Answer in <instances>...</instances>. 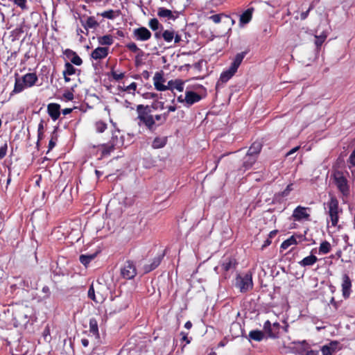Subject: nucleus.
Returning <instances> with one entry per match:
<instances>
[{
  "instance_id": "052dcab7",
  "label": "nucleus",
  "mask_w": 355,
  "mask_h": 355,
  "mask_svg": "<svg viewBox=\"0 0 355 355\" xmlns=\"http://www.w3.org/2000/svg\"><path fill=\"white\" fill-rule=\"evenodd\" d=\"M112 76L114 80H120L124 77V73H117L116 72H112Z\"/></svg>"
},
{
  "instance_id": "a878e982",
  "label": "nucleus",
  "mask_w": 355,
  "mask_h": 355,
  "mask_svg": "<svg viewBox=\"0 0 355 355\" xmlns=\"http://www.w3.org/2000/svg\"><path fill=\"white\" fill-rule=\"evenodd\" d=\"M318 258L316 256L313 254H311L304 257L300 261H299V264L302 267L311 266L315 264L318 261Z\"/></svg>"
},
{
  "instance_id": "c03bdc74",
  "label": "nucleus",
  "mask_w": 355,
  "mask_h": 355,
  "mask_svg": "<svg viewBox=\"0 0 355 355\" xmlns=\"http://www.w3.org/2000/svg\"><path fill=\"white\" fill-rule=\"evenodd\" d=\"M98 15H101L104 18H107L109 19H113L115 18L114 11L112 9L104 11L101 13H97Z\"/></svg>"
},
{
  "instance_id": "a211bd4d",
  "label": "nucleus",
  "mask_w": 355,
  "mask_h": 355,
  "mask_svg": "<svg viewBox=\"0 0 355 355\" xmlns=\"http://www.w3.org/2000/svg\"><path fill=\"white\" fill-rule=\"evenodd\" d=\"M80 23L86 31L89 29H96L99 26V23L96 20L94 16L88 17L86 20L80 19Z\"/></svg>"
},
{
  "instance_id": "5701e85b",
  "label": "nucleus",
  "mask_w": 355,
  "mask_h": 355,
  "mask_svg": "<svg viewBox=\"0 0 355 355\" xmlns=\"http://www.w3.org/2000/svg\"><path fill=\"white\" fill-rule=\"evenodd\" d=\"M168 141L167 137H156L152 142V148L153 149H159L164 148Z\"/></svg>"
},
{
  "instance_id": "473e14b6",
  "label": "nucleus",
  "mask_w": 355,
  "mask_h": 355,
  "mask_svg": "<svg viewBox=\"0 0 355 355\" xmlns=\"http://www.w3.org/2000/svg\"><path fill=\"white\" fill-rule=\"evenodd\" d=\"M302 345H306V347H302L299 352L300 355H319V352L318 351H314L312 349H309L308 344L306 340H303L301 343Z\"/></svg>"
},
{
  "instance_id": "cd10ccee",
  "label": "nucleus",
  "mask_w": 355,
  "mask_h": 355,
  "mask_svg": "<svg viewBox=\"0 0 355 355\" xmlns=\"http://www.w3.org/2000/svg\"><path fill=\"white\" fill-rule=\"evenodd\" d=\"M262 148L261 143L259 141L254 142L250 147L249 148L247 153L248 155H253L254 157H257L258 155L261 152Z\"/></svg>"
},
{
  "instance_id": "f257e3e1",
  "label": "nucleus",
  "mask_w": 355,
  "mask_h": 355,
  "mask_svg": "<svg viewBox=\"0 0 355 355\" xmlns=\"http://www.w3.org/2000/svg\"><path fill=\"white\" fill-rule=\"evenodd\" d=\"M37 320L36 311L31 306H21L12 312V324L20 331L32 334L35 331V323Z\"/></svg>"
},
{
  "instance_id": "c756f323",
  "label": "nucleus",
  "mask_w": 355,
  "mask_h": 355,
  "mask_svg": "<svg viewBox=\"0 0 355 355\" xmlns=\"http://www.w3.org/2000/svg\"><path fill=\"white\" fill-rule=\"evenodd\" d=\"M89 332L96 337L99 336L98 321L94 318L89 319Z\"/></svg>"
},
{
  "instance_id": "69168bd1",
  "label": "nucleus",
  "mask_w": 355,
  "mask_h": 355,
  "mask_svg": "<svg viewBox=\"0 0 355 355\" xmlns=\"http://www.w3.org/2000/svg\"><path fill=\"white\" fill-rule=\"evenodd\" d=\"M44 120L41 119L38 124L37 131H43L44 132Z\"/></svg>"
},
{
  "instance_id": "6e6552de",
  "label": "nucleus",
  "mask_w": 355,
  "mask_h": 355,
  "mask_svg": "<svg viewBox=\"0 0 355 355\" xmlns=\"http://www.w3.org/2000/svg\"><path fill=\"white\" fill-rule=\"evenodd\" d=\"M282 326L277 322L271 324L269 320H266L263 324V331L266 333V338L277 339L280 337V330Z\"/></svg>"
},
{
  "instance_id": "de8ad7c7",
  "label": "nucleus",
  "mask_w": 355,
  "mask_h": 355,
  "mask_svg": "<svg viewBox=\"0 0 355 355\" xmlns=\"http://www.w3.org/2000/svg\"><path fill=\"white\" fill-rule=\"evenodd\" d=\"M144 52L143 51H141V53H137V55L135 56V66L136 67H139L140 66L141 64H142L143 63V57L144 56Z\"/></svg>"
},
{
  "instance_id": "0eeeda50",
  "label": "nucleus",
  "mask_w": 355,
  "mask_h": 355,
  "mask_svg": "<svg viewBox=\"0 0 355 355\" xmlns=\"http://www.w3.org/2000/svg\"><path fill=\"white\" fill-rule=\"evenodd\" d=\"M235 286L241 293H246L253 288L252 275L248 272L243 275H238L236 278Z\"/></svg>"
},
{
  "instance_id": "49530a36",
  "label": "nucleus",
  "mask_w": 355,
  "mask_h": 355,
  "mask_svg": "<svg viewBox=\"0 0 355 355\" xmlns=\"http://www.w3.org/2000/svg\"><path fill=\"white\" fill-rule=\"evenodd\" d=\"M152 117H153V121H154V123H156L157 128L158 126L162 125H163V124H164V123H165V122H164V119H163L162 116L161 115V114H156V115H155V116H153V115L152 114Z\"/></svg>"
},
{
  "instance_id": "09e8293b",
  "label": "nucleus",
  "mask_w": 355,
  "mask_h": 355,
  "mask_svg": "<svg viewBox=\"0 0 355 355\" xmlns=\"http://www.w3.org/2000/svg\"><path fill=\"white\" fill-rule=\"evenodd\" d=\"M87 295H88V297L89 299L92 300L95 302H98V301L96 299L95 291H94V288L93 284H92L89 286V290H88V293H87Z\"/></svg>"
},
{
  "instance_id": "79ce46f5",
  "label": "nucleus",
  "mask_w": 355,
  "mask_h": 355,
  "mask_svg": "<svg viewBox=\"0 0 355 355\" xmlns=\"http://www.w3.org/2000/svg\"><path fill=\"white\" fill-rule=\"evenodd\" d=\"M15 6L20 8L21 10H27L28 6H27V0H10Z\"/></svg>"
},
{
  "instance_id": "412c9836",
  "label": "nucleus",
  "mask_w": 355,
  "mask_h": 355,
  "mask_svg": "<svg viewBox=\"0 0 355 355\" xmlns=\"http://www.w3.org/2000/svg\"><path fill=\"white\" fill-rule=\"evenodd\" d=\"M266 338V333L261 330H252L249 332V334L247 337L248 340L251 342L252 340L260 342L263 340L264 338Z\"/></svg>"
},
{
  "instance_id": "e433bc0d",
  "label": "nucleus",
  "mask_w": 355,
  "mask_h": 355,
  "mask_svg": "<svg viewBox=\"0 0 355 355\" xmlns=\"http://www.w3.org/2000/svg\"><path fill=\"white\" fill-rule=\"evenodd\" d=\"M297 243L296 237L295 235L291 236L288 239L283 241L281 244L280 248L283 250H286L288 247L292 245H296Z\"/></svg>"
},
{
  "instance_id": "6e6d98bb",
  "label": "nucleus",
  "mask_w": 355,
  "mask_h": 355,
  "mask_svg": "<svg viewBox=\"0 0 355 355\" xmlns=\"http://www.w3.org/2000/svg\"><path fill=\"white\" fill-rule=\"evenodd\" d=\"M76 52L71 49H67L64 51V55L71 61V58L74 56Z\"/></svg>"
},
{
  "instance_id": "f704fd0d",
  "label": "nucleus",
  "mask_w": 355,
  "mask_h": 355,
  "mask_svg": "<svg viewBox=\"0 0 355 355\" xmlns=\"http://www.w3.org/2000/svg\"><path fill=\"white\" fill-rule=\"evenodd\" d=\"M148 26L153 31L158 30L163 31L164 29L163 26L159 22L157 18L151 19L148 22Z\"/></svg>"
},
{
  "instance_id": "0e129e2a",
  "label": "nucleus",
  "mask_w": 355,
  "mask_h": 355,
  "mask_svg": "<svg viewBox=\"0 0 355 355\" xmlns=\"http://www.w3.org/2000/svg\"><path fill=\"white\" fill-rule=\"evenodd\" d=\"M300 149V146H296L291 150H290L288 153H286V156L288 157L290 155H292L295 153H296Z\"/></svg>"
},
{
  "instance_id": "4468645a",
  "label": "nucleus",
  "mask_w": 355,
  "mask_h": 355,
  "mask_svg": "<svg viewBox=\"0 0 355 355\" xmlns=\"http://www.w3.org/2000/svg\"><path fill=\"white\" fill-rule=\"evenodd\" d=\"M342 293L345 299L349 297L352 292V281L347 274H344L342 277Z\"/></svg>"
},
{
  "instance_id": "2f4dec72",
  "label": "nucleus",
  "mask_w": 355,
  "mask_h": 355,
  "mask_svg": "<svg viewBox=\"0 0 355 355\" xmlns=\"http://www.w3.org/2000/svg\"><path fill=\"white\" fill-rule=\"evenodd\" d=\"M98 42L101 45L110 46L114 42L113 36L111 35H105L98 37Z\"/></svg>"
},
{
  "instance_id": "1a4fd4ad",
  "label": "nucleus",
  "mask_w": 355,
  "mask_h": 355,
  "mask_svg": "<svg viewBox=\"0 0 355 355\" xmlns=\"http://www.w3.org/2000/svg\"><path fill=\"white\" fill-rule=\"evenodd\" d=\"M311 211L310 207L299 205L294 209L291 217L295 221H309L311 220Z\"/></svg>"
},
{
  "instance_id": "13d9d810",
  "label": "nucleus",
  "mask_w": 355,
  "mask_h": 355,
  "mask_svg": "<svg viewBox=\"0 0 355 355\" xmlns=\"http://www.w3.org/2000/svg\"><path fill=\"white\" fill-rule=\"evenodd\" d=\"M64 98H65L67 101H72L73 99V94L72 92L66 91L63 94Z\"/></svg>"
},
{
  "instance_id": "9d476101",
  "label": "nucleus",
  "mask_w": 355,
  "mask_h": 355,
  "mask_svg": "<svg viewBox=\"0 0 355 355\" xmlns=\"http://www.w3.org/2000/svg\"><path fill=\"white\" fill-rule=\"evenodd\" d=\"M137 273L136 266L132 261H125L121 268V275L125 279H132L137 275Z\"/></svg>"
},
{
  "instance_id": "6ab92c4d",
  "label": "nucleus",
  "mask_w": 355,
  "mask_h": 355,
  "mask_svg": "<svg viewBox=\"0 0 355 355\" xmlns=\"http://www.w3.org/2000/svg\"><path fill=\"white\" fill-rule=\"evenodd\" d=\"M108 51L107 47H97L92 52L91 58L94 60L103 59L107 56Z\"/></svg>"
},
{
  "instance_id": "ddd939ff",
  "label": "nucleus",
  "mask_w": 355,
  "mask_h": 355,
  "mask_svg": "<svg viewBox=\"0 0 355 355\" xmlns=\"http://www.w3.org/2000/svg\"><path fill=\"white\" fill-rule=\"evenodd\" d=\"M151 32L146 27H139L134 29L133 37L137 41H147L151 37Z\"/></svg>"
},
{
  "instance_id": "864d4df0",
  "label": "nucleus",
  "mask_w": 355,
  "mask_h": 355,
  "mask_svg": "<svg viewBox=\"0 0 355 355\" xmlns=\"http://www.w3.org/2000/svg\"><path fill=\"white\" fill-rule=\"evenodd\" d=\"M8 150V144L7 143H4L3 146L0 147V159H2L5 157L7 154Z\"/></svg>"
},
{
  "instance_id": "37998d69",
  "label": "nucleus",
  "mask_w": 355,
  "mask_h": 355,
  "mask_svg": "<svg viewBox=\"0 0 355 355\" xmlns=\"http://www.w3.org/2000/svg\"><path fill=\"white\" fill-rule=\"evenodd\" d=\"M107 123L103 121H98L95 123L96 131L98 133H103L107 129Z\"/></svg>"
},
{
  "instance_id": "dca6fc26",
  "label": "nucleus",
  "mask_w": 355,
  "mask_h": 355,
  "mask_svg": "<svg viewBox=\"0 0 355 355\" xmlns=\"http://www.w3.org/2000/svg\"><path fill=\"white\" fill-rule=\"evenodd\" d=\"M338 345L339 343L338 341H331L329 344L323 345L321 347L322 355H334L340 349Z\"/></svg>"
},
{
  "instance_id": "8fccbe9b",
  "label": "nucleus",
  "mask_w": 355,
  "mask_h": 355,
  "mask_svg": "<svg viewBox=\"0 0 355 355\" xmlns=\"http://www.w3.org/2000/svg\"><path fill=\"white\" fill-rule=\"evenodd\" d=\"M71 63L76 66H80L83 64V60L76 53L74 56L71 58Z\"/></svg>"
},
{
  "instance_id": "b1692460",
  "label": "nucleus",
  "mask_w": 355,
  "mask_h": 355,
  "mask_svg": "<svg viewBox=\"0 0 355 355\" xmlns=\"http://www.w3.org/2000/svg\"><path fill=\"white\" fill-rule=\"evenodd\" d=\"M168 89L173 90L174 89H177L179 92H182L184 90V82L180 79H175V80H169L168 82Z\"/></svg>"
},
{
  "instance_id": "393cba45",
  "label": "nucleus",
  "mask_w": 355,
  "mask_h": 355,
  "mask_svg": "<svg viewBox=\"0 0 355 355\" xmlns=\"http://www.w3.org/2000/svg\"><path fill=\"white\" fill-rule=\"evenodd\" d=\"M209 19L210 20H211L213 22H214L215 24H218L221 21V20L223 19H225V20L224 21V22L225 23H227L229 21H231L232 24H234V21L233 19H232L230 16L228 15H226L225 14H216V15H213L211 16H210L209 17Z\"/></svg>"
},
{
  "instance_id": "774afa93",
  "label": "nucleus",
  "mask_w": 355,
  "mask_h": 355,
  "mask_svg": "<svg viewBox=\"0 0 355 355\" xmlns=\"http://www.w3.org/2000/svg\"><path fill=\"white\" fill-rule=\"evenodd\" d=\"M173 40L175 44H178L182 40V38L179 34L175 33Z\"/></svg>"
},
{
  "instance_id": "58836bf2",
  "label": "nucleus",
  "mask_w": 355,
  "mask_h": 355,
  "mask_svg": "<svg viewBox=\"0 0 355 355\" xmlns=\"http://www.w3.org/2000/svg\"><path fill=\"white\" fill-rule=\"evenodd\" d=\"M327 37V33H322L320 35H315V44L316 46L317 49H319L324 42L325 41L326 38Z\"/></svg>"
},
{
  "instance_id": "7c9ffc66",
  "label": "nucleus",
  "mask_w": 355,
  "mask_h": 355,
  "mask_svg": "<svg viewBox=\"0 0 355 355\" xmlns=\"http://www.w3.org/2000/svg\"><path fill=\"white\" fill-rule=\"evenodd\" d=\"M257 157H254L253 155H248L247 153L243 159V166L245 169H248L252 166V165L256 162Z\"/></svg>"
},
{
  "instance_id": "aec40b11",
  "label": "nucleus",
  "mask_w": 355,
  "mask_h": 355,
  "mask_svg": "<svg viewBox=\"0 0 355 355\" xmlns=\"http://www.w3.org/2000/svg\"><path fill=\"white\" fill-rule=\"evenodd\" d=\"M157 16L160 18L167 19L168 20H175L178 15H175L171 10L164 7H159L157 10Z\"/></svg>"
},
{
  "instance_id": "c85d7f7f",
  "label": "nucleus",
  "mask_w": 355,
  "mask_h": 355,
  "mask_svg": "<svg viewBox=\"0 0 355 355\" xmlns=\"http://www.w3.org/2000/svg\"><path fill=\"white\" fill-rule=\"evenodd\" d=\"M58 126H55L51 135V139L48 146V151L51 150L56 145L58 139Z\"/></svg>"
},
{
  "instance_id": "bf43d9fd",
  "label": "nucleus",
  "mask_w": 355,
  "mask_h": 355,
  "mask_svg": "<svg viewBox=\"0 0 355 355\" xmlns=\"http://www.w3.org/2000/svg\"><path fill=\"white\" fill-rule=\"evenodd\" d=\"M42 291L45 294L44 297H49L50 296L51 291L48 286H43Z\"/></svg>"
},
{
  "instance_id": "603ef678",
  "label": "nucleus",
  "mask_w": 355,
  "mask_h": 355,
  "mask_svg": "<svg viewBox=\"0 0 355 355\" xmlns=\"http://www.w3.org/2000/svg\"><path fill=\"white\" fill-rule=\"evenodd\" d=\"M110 143L112 144L116 143V146H119L123 144V141L121 139H119L118 135L113 134Z\"/></svg>"
},
{
  "instance_id": "3c124183",
  "label": "nucleus",
  "mask_w": 355,
  "mask_h": 355,
  "mask_svg": "<svg viewBox=\"0 0 355 355\" xmlns=\"http://www.w3.org/2000/svg\"><path fill=\"white\" fill-rule=\"evenodd\" d=\"M313 8H314L313 4L311 3L309 7V8L307 9V10H306L304 12H302L300 14V19H301V20H305L308 17L310 11L312 10Z\"/></svg>"
},
{
  "instance_id": "ea45409f",
  "label": "nucleus",
  "mask_w": 355,
  "mask_h": 355,
  "mask_svg": "<svg viewBox=\"0 0 355 355\" xmlns=\"http://www.w3.org/2000/svg\"><path fill=\"white\" fill-rule=\"evenodd\" d=\"M174 33L173 30H165L162 32V37L165 42H171L173 40Z\"/></svg>"
},
{
  "instance_id": "c9c22d12",
  "label": "nucleus",
  "mask_w": 355,
  "mask_h": 355,
  "mask_svg": "<svg viewBox=\"0 0 355 355\" xmlns=\"http://www.w3.org/2000/svg\"><path fill=\"white\" fill-rule=\"evenodd\" d=\"M96 254H81L79 257L80 262L87 266L93 259H95Z\"/></svg>"
},
{
  "instance_id": "20e7f679",
  "label": "nucleus",
  "mask_w": 355,
  "mask_h": 355,
  "mask_svg": "<svg viewBox=\"0 0 355 355\" xmlns=\"http://www.w3.org/2000/svg\"><path fill=\"white\" fill-rule=\"evenodd\" d=\"M192 89L198 91L200 94H198L191 90H188V89L186 90L184 101H185V106L187 107L200 101L207 96V89L202 85H195L192 86Z\"/></svg>"
},
{
  "instance_id": "4d7b16f0",
  "label": "nucleus",
  "mask_w": 355,
  "mask_h": 355,
  "mask_svg": "<svg viewBox=\"0 0 355 355\" xmlns=\"http://www.w3.org/2000/svg\"><path fill=\"white\" fill-rule=\"evenodd\" d=\"M142 96L145 99H152L157 97V94L152 92H146L142 94Z\"/></svg>"
},
{
  "instance_id": "f3484780",
  "label": "nucleus",
  "mask_w": 355,
  "mask_h": 355,
  "mask_svg": "<svg viewBox=\"0 0 355 355\" xmlns=\"http://www.w3.org/2000/svg\"><path fill=\"white\" fill-rule=\"evenodd\" d=\"M47 112L53 121H56L60 115V105L55 103H49L47 105Z\"/></svg>"
},
{
  "instance_id": "bb28decb",
  "label": "nucleus",
  "mask_w": 355,
  "mask_h": 355,
  "mask_svg": "<svg viewBox=\"0 0 355 355\" xmlns=\"http://www.w3.org/2000/svg\"><path fill=\"white\" fill-rule=\"evenodd\" d=\"M253 8H248L241 15L239 23L241 25L246 24L250 21L252 17Z\"/></svg>"
},
{
  "instance_id": "72a5a7b5",
  "label": "nucleus",
  "mask_w": 355,
  "mask_h": 355,
  "mask_svg": "<svg viewBox=\"0 0 355 355\" xmlns=\"http://www.w3.org/2000/svg\"><path fill=\"white\" fill-rule=\"evenodd\" d=\"M76 69L71 63L66 62L64 64V70L62 72L63 76H69L76 73Z\"/></svg>"
},
{
  "instance_id": "f8f14e48",
  "label": "nucleus",
  "mask_w": 355,
  "mask_h": 355,
  "mask_svg": "<svg viewBox=\"0 0 355 355\" xmlns=\"http://www.w3.org/2000/svg\"><path fill=\"white\" fill-rule=\"evenodd\" d=\"M238 263L236 259L230 256L223 259L221 263L222 270L225 272L223 277L225 279L228 278L230 276L227 275L229 271L233 272L236 270Z\"/></svg>"
},
{
  "instance_id": "e2e57ef3",
  "label": "nucleus",
  "mask_w": 355,
  "mask_h": 355,
  "mask_svg": "<svg viewBox=\"0 0 355 355\" xmlns=\"http://www.w3.org/2000/svg\"><path fill=\"white\" fill-rule=\"evenodd\" d=\"M136 89H137V83L133 82L131 84H130L128 86H127L125 90L126 91H130V90L135 91Z\"/></svg>"
},
{
  "instance_id": "a18cd8bd",
  "label": "nucleus",
  "mask_w": 355,
  "mask_h": 355,
  "mask_svg": "<svg viewBox=\"0 0 355 355\" xmlns=\"http://www.w3.org/2000/svg\"><path fill=\"white\" fill-rule=\"evenodd\" d=\"M126 47L132 52L133 53H141V49H140L137 44L135 42H130L127 44Z\"/></svg>"
},
{
  "instance_id": "f03ea898",
  "label": "nucleus",
  "mask_w": 355,
  "mask_h": 355,
  "mask_svg": "<svg viewBox=\"0 0 355 355\" xmlns=\"http://www.w3.org/2000/svg\"><path fill=\"white\" fill-rule=\"evenodd\" d=\"M164 109V103L162 101H155L151 105H144L139 104L137 105L136 111L137 116V124L139 126H144L150 132H153L157 129L156 123H154L152 117L153 110Z\"/></svg>"
},
{
  "instance_id": "4c0bfd02",
  "label": "nucleus",
  "mask_w": 355,
  "mask_h": 355,
  "mask_svg": "<svg viewBox=\"0 0 355 355\" xmlns=\"http://www.w3.org/2000/svg\"><path fill=\"white\" fill-rule=\"evenodd\" d=\"M331 246L329 241H322L319 247V253L322 254H326L331 251Z\"/></svg>"
},
{
  "instance_id": "2eb2a0df",
  "label": "nucleus",
  "mask_w": 355,
  "mask_h": 355,
  "mask_svg": "<svg viewBox=\"0 0 355 355\" xmlns=\"http://www.w3.org/2000/svg\"><path fill=\"white\" fill-rule=\"evenodd\" d=\"M153 82L155 88L157 91L162 92L168 89V87L163 84L165 82V79L164 78L162 71L155 73L153 77Z\"/></svg>"
},
{
  "instance_id": "423d86ee",
  "label": "nucleus",
  "mask_w": 355,
  "mask_h": 355,
  "mask_svg": "<svg viewBox=\"0 0 355 355\" xmlns=\"http://www.w3.org/2000/svg\"><path fill=\"white\" fill-rule=\"evenodd\" d=\"M324 208L327 209V214L329 216V220L331 223V226L336 227L339 220V212H342V209L339 210V202L338 199L334 196H330L329 200L324 203Z\"/></svg>"
},
{
  "instance_id": "9b49d317",
  "label": "nucleus",
  "mask_w": 355,
  "mask_h": 355,
  "mask_svg": "<svg viewBox=\"0 0 355 355\" xmlns=\"http://www.w3.org/2000/svg\"><path fill=\"white\" fill-rule=\"evenodd\" d=\"M334 182L343 196H348L349 194V188L347 184V180L343 175V174L338 173L335 175Z\"/></svg>"
},
{
  "instance_id": "4be33fe9",
  "label": "nucleus",
  "mask_w": 355,
  "mask_h": 355,
  "mask_svg": "<svg viewBox=\"0 0 355 355\" xmlns=\"http://www.w3.org/2000/svg\"><path fill=\"white\" fill-rule=\"evenodd\" d=\"M164 254H159L155 257L151 261L150 264L146 265L144 266V270L146 272H149L156 268H157L162 262Z\"/></svg>"
},
{
  "instance_id": "a19ab883",
  "label": "nucleus",
  "mask_w": 355,
  "mask_h": 355,
  "mask_svg": "<svg viewBox=\"0 0 355 355\" xmlns=\"http://www.w3.org/2000/svg\"><path fill=\"white\" fill-rule=\"evenodd\" d=\"M116 147V143L112 144L110 142L103 145L102 153L103 155H109Z\"/></svg>"
},
{
  "instance_id": "338daca9",
  "label": "nucleus",
  "mask_w": 355,
  "mask_h": 355,
  "mask_svg": "<svg viewBox=\"0 0 355 355\" xmlns=\"http://www.w3.org/2000/svg\"><path fill=\"white\" fill-rule=\"evenodd\" d=\"M271 242H272V241H271V239H270V238L266 239L264 241V242H263V245H262V246H261V249L263 250V249H264L265 248H266V247H268V245H270L271 244Z\"/></svg>"
},
{
  "instance_id": "680f3d73",
  "label": "nucleus",
  "mask_w": 355,
  "mask_h": 355,
  "mask_svg": "<svg viewBox=\"0 0 355 355\" xmlns=\"http://www.w3.org/2000/svg\"><path fill=\"white\" fill-rule=\"evenodd\" d=\"M180 335L182 336V340L186 341V343H187V344L190 343V342H191V339H189V338H188V336H187V333L182 331V332L180 333Z\"/></svg>"
},
{
  "instance_id": "7ed1b4c3",
  "label": "nucleus",
  "mask_w": 355,
  "mask_h": 355,
  "mask_svg": "<svg viewBox=\"0 0 355 355\" xmlns=\"http://www.w3.org/2000/svg\"><path fill=\"white\" fill-rule=\"evenodd\" d=\"M15 85L12 90V93L15 94H19L23 92L25 88L33 87L38 80L35 73H28L21 77H19V74L15 73Z\"/></svg>"
},
{
  "instance_id": "5fc2aeb1",
  "label": "nucleus",
  "mask_w": 355,
  "mask_h": 355,
  "mask_svg": "<svg viewBox=\"0 0 355 355\" xmlns=\"http://www.w3.org/2000/svg\"><path fill=\"white\" fill-rule=\"evenodd\" d=\"M292 190H293V184H290L287 185L286 188L283 191H282L279 195L282 197L287 196Z\"/></svg>"
},
{
  "instance_id": "39448f33",
  "label": "nucleus",
  "mask_w": 355,
  "mask_h": 355,
  "mask_svg": "<svg viewBox=\"0 0 355 355\" xmlns=\"http://www.w3.org/2000/svg\"><path fill=\"white\" fill-rule=\"evenodd\" d=\"M248 53V51L247 50L241 53H239L235 55L229 69L221 73L220 76V80L221 82L227 83L235 74L243 60Z\"/></svg>"
}]
</instances>
